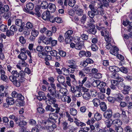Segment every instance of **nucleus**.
Listing matches in <instances>:
<instances>
[{
  "mask_svg": "<svg viewBox=\"0 0 132 132\" xmlns=\"http://www.w3.org/2000/svg\"><path fill=\"white\" fill-rule=\"evenodd\" d=\"M71 92L73 94L75 97H78L82 95V94L80 89V88L78 86H71Z\"/></svg>",
  "mask_w": 132,
  "mask_h": 132,
  "instance_id": "obj_1",
  "label": "nucleus"
},
{
  "mask_svg": "<svg viewBox=\"0 0 132 132\" xmlns=\"http://www.w3.org/2000/svg\"><path fill=\"white\" fill-rule=\"evenodd\" d=\"M9 79L12 82L13 84L16 87L20 86L21 84L24 81L23 78H16L12 76H10Z\"/></svg>",
  "mask_w": 132,
  "mask_h": 132,
  "instance_id": "obj_2",
  "label": "nucleus"
},
{
  "mask_svg": "<svg viewBox=\"0 0 132 132\" xmlns=\"http://www.w3.org/2000/svg\"><path fill=\"white\" fill-rule=\"evenodd\" d=\"M15 24L17 26H19L18 30L20 32H23L24 30V26L25 24L22 22V20L20 19H17L15 21Z\"/></svg>",
  "mask_w": 132,
  "mask_h": 132,
  "instance_id": "obj_3",
  "label": "nucleus"
},
{
  "mask_svg": "<svg viewBox=\"0 0 132 132\" xmlns=\"http://www.w3.org/2000/svg\"><path fill=\"white\" fill-rule=\"evenodd\" d=\"M76 38L77 39L78 42L75 41L76 43L75 48L77 50H80L84 47V42L81 41H80V38L79 37H77Z\"/></svg>",
  "mask_w": 132,
  "mask_h": 132,
  "instance_id": "obj_4",
  "label": "nucleus"
},
{
  "mask_svg": "<svg viewBox=\"0 0 132 132\" xmlns=\"http://www.w3.org/2000/svg\"><path fill=\"white\" fill-rule=\"evenodd\" d=\"M112 116V111L110 109H108L103 114L104 117L108 119H110Z\"/></svg>",
  "mask_w": 132,
  "mask_h": 132,
  "instance_id": "obj_5",
  "label": "nucleus"
},
{
  "mask_svg": "<svg viewBox=\"0 0 132 132\" xmlns=\"http://www.w3.org/2000/svg\"><path fill=\"white\" fill-rule=\"evenodd\" d=\"M42 17L45 20H48L50 17V13L49 11L44 12L42 15Z\"/></svg>",
  "mask_w": 132,
  "mask_h": 132,
  "instance_id": "obj_6",
  "label": "nucleus"
},
{
  "mask_svg": "<svg viewBox=\"0 0 132 132\" xmlns=\"http://www.w3.org/2000/svg\"><path fill=\"white\" fill-rule=\"evenodd\" d=\"M131 87V86L127 85H124L123 89L121 91L122 93L124 95L128 94L129 92Z\"/></svg>",
  "mask_w": 132,
  "mask_h": 132,
  "instance_id": "obj_7",
  "label": "nucleus"
},
{
  "mask_svg": "<svg viewBox=\"0 0 132 132\" xmlns=\"http://www.w3.org/2000/svg\"><path fill=\"white\" fill-rule=\"evenodd\" d=\"M39 96L37 97V99L40 101L42 100H45L47 99L45 93L43 92H38Z\"/></svg>",
  "mask_w": 132,
  "mask_h": 132,
  "instance_id": "obj_8",
  "label": "nucleus"
},
{
  "mask_svg": "<svg viewBox=\"0 0 132 132\" xmlns=\"http://www.w3.org/2000/svg\"><path fill=\"white\" fill-rule=\"evenodd\" d=\"M112 77L114 79H118L120 82H122L123 81V79L121 77V75L118 73L113 72L112 74Z\"/></svg>",
  "mask_w": 132,
  "mask_h": 132,
  "instance_id": "obj_9",
  "label": "nucleus"
},
{
  "mask_svg": "<svg viewBox=\"0 0 132 132\" xmlns=\"http://www.w3.org/2000/svg\"><path fill=\"white\" fill-rule=\"evenodd\" d=\"M47 96L50 104L52 105L56 102V100L55 98L51 96V94H50L49 93H48L47 94Z\"/></svg>",
  "mask_w": 132,
  "mask_h": 132,
  "instance_id": "obj_10",
  "label": "nucleus"
},
{
  "mask_svg": "<svg viewBox=\"0 0 132 132\" xmlns=\"http://www.w3.org/2000/svg\"><path fill=\"white\" fill-rule=\"evenodd\" d=\"M61 100L62 101L67 102L68 103H70L71 101V99L69 96L65 95H63L61 97Z\"/></svg>",
  "mask_w": 132,
  "mask_h": 132,
  "instance_id": "obj_11",
  "label": "nucleus"
},
{
  "mask_svg": "<svg viewBox=\"0 0 132 132\" xmlns=\"http://www.w3.org/2000/svg\"><path fill=\"white\" fill-rule=\"evenodd\" d=\"M55 113H52L49 114V118L53 120L54 123H56V121L55 120L57 119L58 117V116Z\"/></svg>",
  "mask_w": 132,
  "mask_h": 132,
  "instance_id": "obj_12",
  "label": "nucleus"
},
{
  "mask_svg": "<svg viewBox=\"0 0 132 132\" xmlns=\"http://www.w3.org/2000/svg\"><path fill=\"white\" fill-rule=\"evenodd\" d=\"M34 4L31 3H29L26 5V7L27 9L25 8L24 11L25 12H28L29 10H31L34 8Z\"/></svg>",
  "mask_w": 132,
  "mask_h": 132,
  "instance_id": "obj_13",
  "label": "nucleus"
},
{
  "mask_svg": "<svg viewBox=\"0 0 132 132\" xmlns=\"http://www.w3.org/2000/svg\"><path fill=\"white\" fill-rule=\"evenodd\" d=\"M57 80L59 83H62L65 87H67V85L66 84L64 85V82L65 81V79L63 76L61 75L59 76L57 78Z\"/></svg>",
  "mask_w": 132,
  "mask_h": 132,
  "instance_id": "obj_14",
  "label": "nucleus"
},
{
  "mask_svg": "<svg viewBox=\"0 0 132 132\" xmlns=\"http://www.w3.org/2000/svg\"><path fill=\"white\" fill-rule=\"evenodd\" d=\"M56 9V6L54 4L52 3L48 4V9L50 10L51 12L53 13L55 12Z\"/></svg>",
  "mask_w": 132,
  "mask_h": 132,
  "instance_id": "obj_15",
  "label": "nucleus"
},
{
  "mask_svg": "<svg viewBox=\"0 0 132 132\" xmlns=\"http://www.w3.org/2000/svg\"><path fill=\"white\" fill-rule=\"evenodd\" d=\"M118 48L116 46H114L111 48V49L110 51V52L112 54L116 55L118 54Z\"/></svg>",
  "mask_w": 132,
  "mask_h": 132,
  "instance_id": "obj_16",
  "label": "nucleus"
},
{
  "mask_svg": "<svg viewBox=\"0 0 132 132\" xmlns=\"http://www.w3.org/2000/svg\"><path fill=\"white\" fill-rule=\"evenodd\" d=\"M68 67L69 68L77 66L76 65V61L73 60H69L68 61Z\"/></svg>",
  "mask_w": 132,
  "mask_h": 132,
  "instance_id": "obj_17",
  "label": "nucleus"
},
{
  "mask_svg": "<svg viewBox=\"0 0 132 132\" xmlns=\"http://www.w3.org/2000/svg\"><path fill=\"white\" fill-rule=\"evenodd\" d=\"M56 125L54 123V124H52L51 126H48V127L45 126L44 127H43V128H44V129H47L50 131H52L56 128Z\"/></svg>",
  "mask_w": 132,
  "mask_h": 132,
  "instance_id": "obj_18",
  "label": "nucleus"
},
{
  "mask_svg": "<svg viewBox=\"0 0 132 132\" xmlns=\"http://www.w3.org/2000/svg\"><path fill=\"white\" fill-rule=\"evenodd\" d=\"M112 122L113 124L116 126H121L122 123L120 119H113Z\"/></svg>",
  "mask_w": 132,
  "mask_h": 132,
  "instance_id": "obj_19",
  "label": "nucleus"
},
{
  "mask_svg": "<svg viewBox=\"0 0 132 132\" xmlns=\"http://www.w3.org/2000/svg\"><path fill=\"white\" fill-rule=\"evenodd\" d=\"M70 68H63L62 69V73L64 75L67 76L69 75L70 70Z\"/></svg>",
  "mask_w": 132,
  "mask_h": 132,
  "instance_id": "obj_20",
  "label": "nucleus"
},
{
  "mask_svg": "<svg viewBox=\"0 0 132 132\" xmlns=\"http://www.w3.org/2000/svg\"><path fill=\"white\" fill-rule=\"evenodd\" d=\"M18 57L22 61H25L27 58V56L25 53H20Z\"/></svg>",
  "mask_w": 132,
  "mask_h": 132,
  "instance_id": "obj_21",
  "label": "nucleus"
},
{
  "mask_svg": "<svg viewBox=\"0 0 132 132\" xmlns=\"http://www.w3.org/2000/svg\"><path fill=\"white\" fill-rule=\"evenodd\" d=\"M6 101L7 103L9 105H13L14 102V100L12 97H8L7 98Z\"/></svg>",
  "mask_w": 132,
  "mask_h": 132,
  "instance_id": "obj_22",
  "label": "nucleus"
},
{
  "mask_svg": "<svg viewBox=\"0 0 132 132\" xmlns=\"http://www.w3.org/2000/svg\"><path fill=\"white\" fill-rule=\"evenodd\" d=\"M84 99L88 101L90 98L91 95L88 93H84L82 95Z\"/></svg>",
  "mask_w": 132,
  "mask_h": 132,
  "instance_id": "obj_23",
  "label": "nucleus"
},
{
  "mask_svg": "<svg viewBox=\"0 0 132 132\" xmlns=\"http://www.w3.org/2000/svg\"><path fill=\"white\" fill-rule=\"evenodd\" d=\"M112 121H113L112 119H109L106 120L105 122L107 128L110 127L113 124Z\"/></svg>",
  "mask_w": 132,
  "mask_h": 132,
  "instance_id": "obj_24",
  "label": "nucleus"
},
{
  "mask_svg": "<svg viewBox=\"0 0 132 132\" xmlns=\"http://www.w3.org/2000/svg\"><path fill=\"white\" fill-rule=\"evenodd\" d=\"M124 97L123 95L121 93H119L118 96L115 99V100L118 102H120L123 101Z\"/></svg>",
  "mask_w": 132,
  "mask_h": 132,
  "instance_id": "obj_25",
  "label": "nucleus"
},
{
  "mask_svg": "<svg viewBox=\"0 0 132 132\" xmlns=\"http://www.w3.org/2000/svg\"><path fill=\"white\" fill-rule=\"evenodd\" d=\"M109 70L111 72H114L115 73L118 72L119 67L116 66H112L109 68Z\"/></svg>",
  "mask_w": 132,
  "mask_h": 132,
  "instance_id": "obj_26",
  "label": "nucleus"
},
{
  "mask_svg": "<svg viewBox=\"0 0 132 132\" xmlns=\"http://www.w3.org/2000/svg\"><path fill=\"white\" fill-rule=\"evenodd\" d=\"M101 110L103 111H105L107 109V106L105 103L104 102H102L100 104Z\"/></svg>",
  "mask_w": 132,
  "mask_h": 132,
  "instance_id": "obj_27",
  "label": "nucleus"
},
{
  "mask_svg": "<svg viewBox=\"0 0 132 132\" xmlns=\"http://www.w3.org/2000/svg\"><path fill=\"white\" fill-rule=\"evenodd\" d=\"M48 4L46 1H43L41 4V7L43 9H48Z\"/></svg>",
  "mask_w": 132,
  "mask_h": 132,
  "instance_id": "obj_28",
  "label": "nucleus"
},
{
  "mask_svg": "<svg viewBox=\"0 0 132 132\" xmlns=\"http://www.w3.org/2000/svg\"><path fill=\"white\" fill-rule=\"evenodd\" d=\"M54 108V111L55 110V113H58L60 110V108L59 107L57 104L54 103L52 104Z\"/></svg>",
  "mask_w": 132,
  "mask_h": 132,
  "instance_id": "obj_29",
  "label": "nucleus"
},
{
  "mask_svg": "<svg viewBox=\"0 0 132 132\" xmlns=\"http://www.w3.org/2000/svg\"><path fill=\"white\" fill-rule=\"evenodd\" d=\"M54 108V111L55 110V113H58L60 110V108L59 107L57 104L54 103L52 104Z\"/></svg>",
  "mask_w": 132,
  "mask_h": 132,
  "instance_id": "obj_30",
  "label": "nucleus"
},
{
  "mask_svg": "<svg viewBox=\"0 0 132 132\" xmlns=\"http://www.w3.org/2000/svg\"><path fill=\"white\" fill-rule=\"evenodd\" d=\"M26 26H24V29H32L33 27V24L29 22H28L26 24Z\"/></svg>",
  "mask_w": 132,
  "mask_h": 132,
  "instance_id": "obj_31",
  "label": "nucleus"
},
{
  "mask_svg": "<svg viewBox=\"0 0 132 132\" xmlns=\"http://www.w3.org/2000/svg\"><path fill=\"white\" fill-rule=\"evenodd\" d=\"M93 102L94 106H97L100 105L101 103L100 100L99 99L97 98L93 99Z\"/></svg>",
  "mask_w": 132,
  "mask_h": 132,
  "instance_id": "obj_32",
  "label": "nucleus"
},
{
  "mask_svg": "<svg viewBox=\"0 0 132 132\" xmlns=\"http://www.w3.org/2000/svg\"><path fill=\"white\" fill-rule=\"evenodd\" d=\"M52 39V38L51 37H45L43 40V43L46 45L50 44Z\"/></svg>",
  "mask_w": 132,
  "mask_h": 132,
  "instance_id": "obj_33",
  "label": "nucleus"
},
{
  "mask_svg": "<svg viewBox=\"0 0 132 132\" xmlns=\"http://www.w3.org/2000/svg\"><path fill=\"white\" fill-rule=\"evenodd\" d=\"M102 116L99 113L96 112L94 114V118L97 121L101 120L102 119Z\"/></svg>",
  "mask_w": 132,
  "mask_h": 132,
  "instance_id": "obj_34",
  "label": "nucleus"
},
{
  "mask_svg": "<svg viewBox=\"0 0 132 132\" xmlns=\"http://www.w3.org/2000/svg\"><path fill=\"white\" fill-rule=\"evenodd\" d=\"M95 26L90 28L88 30V32L89 34H92L95 35L97 32V30L95 28Z\"/></svg>",
  "mask_w": 132,
  "mask_h": 132,
  "instance_id": "obj_35",
  "label": "nucleus"
},
{
  "mask_svg": "<svg viewBox=\"0 0 132 132\" xmlns=\"http://www.w3.org/2000/svg\"><path fill=\"white\" fill-rule=\"evenodd\" d=\"M11 73L13 76H10L13 77L14 78H18L19 76V73L16 70H13L11 72Z\"/></svg>",
  "mask_w": 132,
  "mask_h": 132,
  "instance_id": "obj_36",
  "label": "nucleus"
},
{
  "mask_svg": "<svg viewBox=\"0 0 132 132\" xmlns=\"http://www.w3.org/2000/svg\"><path fill=\"white\" fill-rule=\"evenodd\" d=\"M75 119L76 120L74 121V122L76 124L77 126H80L81 127H82L83 126H84L85 125V123L80 122L79 120L76 119V118H75Z\"/></svg>",
  "mask_w": 132,
  "mask_h": 132,
  "instance_id": "obj_37",
  "label": "nucleus"
},
{
  "mask_svg": "<svg viewBox=\"0 0 132 132\" xmlns=\"http://www.w3.org/2000/svg\"><path fill=\"white\" fill-rule=\"evenodd\" d=\"M73 32V31L71 30H69L67 31L65 34V37H72L71 35L72 34Z\"/></svg>",
  "mask_w": 132,
  "mask_h": 132,
  "instance_id": "obj_38",
  "label": "nucleus"
},
{
  "mask_svg": "<svg viewBox=\"0 0 132 132\" xmlns=\"http://www.w3.org/2000/svg\"><path fill=\"white\" fill-rule=\"evenodd\" d=\"M73 32V31L71 30H69L67 31L65 34V37H72L71 35L72 34Z\"/></svg>",
  "mask_w": 132,
  "mask_h": 132,
  "instance_id": "obj_39",
  "label": "nucleus"
},
{
  "mask_svg": "<svg viewBox=\"0 0 132 132\" xmlns=\"http://www.w3.org/2000/svg\"><path fill=\"white\" fill-rule=\"evenodd\" d=\"M27 122L25 121H21L18 124V126L21 127H24L26 126Z\"/></svg>",
  "mask_w": 132,
  "mask_h": 132,
  "instance_id": "obj_40",
  "label": "nucleus"
},
{
  "mask_svg": "<svg viewBox=\"0 0 132 132\" xmlns=\"http://www.w3.org/2000/svg\"><path fill=\"white\" fill-rule=\"evenodd\" d=\"M60 92L63 95L66 94L68 91L67 89L65 88H61L59 90Z\"/></svg>",
  "mask_w": 132,
  "mask_h": 132,
  "instance_id": "obj_41",
  "label": "nucleus"
},
{
  "mask_svg": "<svg viewBox=\"0 0 132 132\" xmlns=\"http://www.w3.org/2000/svg\"><path fill=\"white\" fill-rule=\"evenodd\" d=\"M47 54L46 53L43 51L39 52L38 53V55L39 57L42 58H45Z\"/></svg>",
  "mask_w": 132,
  "mask_h": 132,
  "instance_id": "obj_42",
  "label": "nucleus"
},
{
  "mask_svg": "<svg viewBox=\"0 0 132 132\" xmlns=\"http://www.w3.org/2000/svg\"><path fill=\"white\" fill-rule=\"evenodd\" d=\"M40 8L38 6L36 7L35 9L34 14L36 15L38 17L40 16V13L39 11Z\"/></svg>",
  "mask_w": 132,
  "mask_h": 132,
  "instance_id": "obj_43",
  "label": "nucleus"
},
{
  "mask_svg": "<svg viewBox=\"0 0 132 132\" xmlns=\"http://www.w3.org/2000/svg\"><path fill=\"white\" fill-rule=\"evenodd\" d=\"M95 21L94 19L92 18L90 19V22L88 23L87 24L88 27H94L95 26L93 24L94 23Z\"/></svg>",
  "mask_w": 132,
  "mask_h": 132,
  "instance_id": "obj_44",
  "label": "nucleus"
},
{
  "mask_svg": "<svg viewBox=\"0 0 132 132\" xmlns=\"http://www.w3.org/2000/svg\"><path fill=\"white\" fill-rule=\"evenodd\" d=\"M78 66H77L69 68L70 69V73H73L74 72H76L77 71H78Z\"/></svg>",
  "mask_w": 132,
  "mask_h": 132,
  "instance_id": "obj_45",
  "label": "nucleus"
},
{
  "mask_svg": "<svg viewBox=\"0 0 132 132\" xmlns=\"http://www.w3.org/2000/svg\"><path fill=\"white\" fill-rule=\"evenodd\" d=\"M51 88L50 87H48V90L51 93V95L52 96H54L56 92V90H54L53 89H51Z\"/></svg>",
  "mask_w": 132,
  "mask_h": 132,
  "instance_id": "obj_46",
  "label": "nucleus"
},
{
  "mask_svg": "<svg viewBox=\"0 0 132 132\" xmlns=\"http://www.w3.org/2000/svg\"><path fill=\"white\" fill-rule=\"evenodd\" d=\"M70 113L73 116H75L77 113V110L75 109L72 108L70 110Z\"/></svg>",
  "mask_w": 132,
  "mask_h": 132,
  "instance_id": "obj_47",
  "label": "nucleus"
},
{
  "mask_svg": "<svg viewBox=\"0 0 132 132\" xmlns=\"http://www.w3.org/2000/svg\"><path fill=\"white\" fill-rule=\"evenodd\" d=\"M1 74V79L4 81H6L7 79V77L5 75V72H4V73Z\"/></svg>",
  "mask_w": 132,
  "mask_h": 132,
  "instance_id": "obj_48",
  "label": "nucleus"
},
{
  "mask_svg": "<svg viewBox=\"0 0 132 132\" xmlns=\"http://www.w3.org/2000/svg\"><path fill=\"white\" fill-rule=\"evenodd\" d=\"M119 71L125 73H126L128 72L127 69L123 67H122L120 68H119L118 72Z\"/></svg>",
  "mask_w": 132,
  "mask_h": 132,
  "instance_id": "obj_49",
  "label": "nucleus"
},
{
  "mask_svg": "<svg viewBox=\"0 0 132 132\" xmlns=\"http://www.w3.org/2000/svg\"><path fill=\"white\" fill-rule=\"evenodd\" d=\"M38 31L35 29L33 30L31 32L32 35L34 37H36L38 34Z\"/></svg>",
  "mask_w": 132,
  "mask_h": 132,
  "instance_id": "obj_50",
  "label": "nucleus"
},
{
  "mask_svg": "<svg viewBox=\"0 0 132 132\" xmlns=\"http://www.w3.org/2000/svg\"><path fill=\"white\" fill-rule=\"evenodd\" d=\"M45 109L47 111H50L52 112L54 111V109L52 108V106L50 105H47L45 108Z\"/></svg>",
  "mask_w": 132,
  "mask_h": 132,
  "instance_id": "obj_51",
  "label": "nucleus"
},
{
  "mask_svg": "<svg viewBox=\"0 0 132 132\" xmlns=\"http://www.w3.org/2000/svg\"><path fill=\"white\" fill-rule=\"evenodd\" d=\"M2 16V17L6 19H8L11 15V13L10 12H6Z\"/></svg>",
  "mask_w": 132,
  "mask_h": 132,
  "instance_id": "obj_52",
  "label": "nucleus"
},
{
  "mask_svg": "<svg viewBox=\"0 0 132 132\" xmlns=\"http://www.w3.org/2000/svg\"><path fill=\"white\" fill-rule=\"evenodd\" d=\"M102 1L104 6L106 7H108L109 6L110 0H102Z\"/></svg>",
  "mask_w": 132,
  "mask_h": 132,
  "instance_id": "obj_53",
  "label": "nucleus"
},
{
  "mask_svg": "<svg viewBox=\"0 0 132 132\" xmlns=\"http://www.w3.org/2000/svg\"><path fill=\"white\" fill-rule=\"evenodd\" d=\"M76 1L75 0H69L68 3L69 6L73 7L75 5Z\"/></svg>",
  "mask_w": 132,
  "mask_h": 132,
  "instance_id": "obj_54",
  "label": "nucleus"
},
{
  "mask_svg": "<svg viewBox=\"0 0 132 132\" xmlns=\"http://www.w3.org/2000/svg\"><path fill=\"white\" fill-rule=\"evenodd\" d=\"M100 83V81L99 80H96L92 82V85L94 87H98V88Z\"/></svg>",
  "mask_w": 132,
  "mask_h": 132,
  "instance_id": "obj_55",
  "label": "nucleus"
},
{
  "mask_svg": "<svg viewBox=\"0 0 132 132\" xmlns=\"http://www.w3.org/2000/svg\"><path fill=\"white\" fill-rule=\"evenodd\" d=\"M7 26L6 25L3 24L1 25L0 26V29L3 31H5L7 29Z\"/></svg>",
  "mask_w": 132,
  "mask_h": 132,
  "instance_id": "obj_56",
  "label": "nucleus"
},
{
  "mask_svg": "<svg viewBox=\"0 0 132 132\" xmlns=\"http://www.w3.org/2000/svg\"><path fill=\"white\" fill-rule=\"evenodd\" d=\"M115 130L117 132H122L123 129L121 126H116L115 128Z\"/></svg>",
  "mask_w": 132,
  "mask_h": 132,
  "instance_id": "obj_57",
  "label": "nucleus"
},
{
  "mask_svg": "<svg viewBox=\"0 0 132 132\" xmlns=\"http://www.w3.org/2000/svg\"><path fill=\"white\" fill-rule=\"evenodd\" d=\"M119 105V106L121 108H124L127 105V103L125 102L121 101Z\"/></svg>",
  "mask_w": 132,
  "mask_h": 132,
  "instance_id": "obj_58",
  "label": "nucleus"
},
{
  "mask_svg": "<svg viewBox=\"0 0 132 132\" xmlns=\"http://www.w3.org/2000/svg\"><path fill=\"white\" fill-rule=\"evenodd\" d=\"M19 76H20V79H23V80L24 81L25 80V78L24 77L25 76V72L23 71H21L19 72Z\"/></svg>",
  "mask_w": 132,
  "mask_h": 132,
  "instance_id": "obj_59",
  "label": "nucleus"
},
{
  "mask_svg": "<svg viewBox=\"0 0 132 132\" xmlns=\"http://www.w3.org/2000/svg\"><path fill=\"white\" fill-rule=\"evenodd\" d=\"M105 41L106 43H111V42L112 40V39L110 36H108V37H105Z\"/></svg>",
  "mask_w": 132,
  "mask_h": 132,
  "instance_id": "obj_60",
  "label": "nucleus"
},
{
  "mask_svg": "<svg viewBox=\"0 0 132 132\" xmlns=\"http://www.w3.org/2000/svg\"><path fill=\"white\" fill-rule=\"evenodd\" d=\"M76 14L79 16H81L83 13V10L81 9H78L76 11Z\"/></svg>",
  "mask_w": 132,
  "mask_h": 132,
  "instance_id": "obj_61",
  "label": "nucleus"
},
{
  "mask_svg": "<svg viewBox=\"0 0 132 132\" xmlns=\"http://www.w3.org/2000/svg\"><path fill=\"white\" fill-rule=\"evenodd\" d=\"M86 16L85 15H84L81 17L80 19V21L82 23H84L86 20Z\"/></svg>",
  "mask_w": 132,
  "mask_h": 132,
  "instance_id": "obj_62",
  "label": "nucleus"
},
{
  "mask_svg": "<svg viewBox=\"0 0 132 132\" xmlns=\"http://www.w3.org/2000/svg\"><path fill=\"white\" fill-rule=\"evenodd\" d=\"M121 116V114L118 113H117L114 114L113 116V118L114 119H118Z\"/></svg>",
  "mask_w": 132,
  "mask_h": 132,
  "instance_id": "obj_63",
  "label": "nucleus"
},
{
  "mask_svg": "<svg viewBox=\"0 0 132 132\" xmlns=\"http://www.w3.org/2000/svg\"><path fill=\"white\" fill-rule=\"evenodd\" d=\"M19 40L20 42L22 44H25L26 42V40L22 36H21L19 37Z\"/></svg>",
  "mask_w": 132,
  "mask_h": 132,
  "instance_id": "obj_64",
  "label": "nucleus"
}]
</instances>
